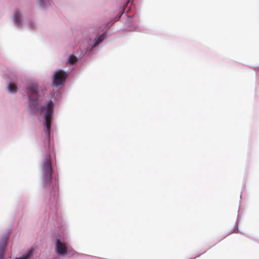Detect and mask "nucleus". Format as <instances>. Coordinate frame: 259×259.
<instances>
[{
    "instance_id": "nucleus-8",
    "label": "nucleus",
    "mask_w": 259,
    "mask_h": 259,
    "mask_svg": "<svg viewBox=\"0 0 259 259\" xmlns=\"http://www.w3.org/2000/svg\"><path fill=\"white\" fill-rule=\"evenodd\" d=\"M34 250V248H30L26 252L24 253L19 257H16L15 259H29L32 256Z\"/></svg>"
},
{
    "instance_id": "nucleus-1",
    "label": "nucleus",
    "mask_w": 259,
    "mask_h": 259,
    "mask_svg": "<svg viewBox=\"0 0 259 259\" xmlns=\"http://www.w3.org/2000/svg\"><path fill=\"white\" fill-rule=\"evenodd\" d=\"M29 99L28 108L33 113L37 114L44 119V124L49 143L50 142L51 123L54 111V103L51 99L43 105L42 102L45 90L39 89L37 83H28L24 90Z\"/></svg>"
},
{
    "instance_id": "nucleus-6",
    "label": "nucleus",
    "mask_w": 259,
    "mask_h": 259,
    "mask_svg": "<svg viewBox=\"0 0 259 259\" xmlns=\"http://www.w3.org/2000/svg\"><path fill=\"white\" fill-rule=\"evenodd\" d=\"M13 22L15 26L21 27L23 25L22 15L20 11L17 9L15 11L13 17Z\"/></svg>"
},
{
    "instance_id": "nucleus-4",
    "label": "nucleus",
    "mask_w": 259,
    "mask_h": 259,
    "mask_svg": "<svg viewBox=\"0 0 259 259\" xmlns=\"http://www.w3.org/2000/svg\"><path fill=\"white\" fill-rule=\"evenodd\" d=\"M55 249L56 254L62 257L65 256L72 257L75 254L74 250L68 246L67 243L62 237L55 239Z\"/></svg>"
},
{
    "instance_id": "nucleus-7",
    "label": "nucleus",
    "mask_w": 259,
    "mask_h": 259,
    "mask_svg": "<svg viewBox=\"0 0 259 259\" xmlns=\"http://www.w3.org/2000/svg\"><path fill=\"white\" fill-rule=\"evenodd\" d=\"M8 236L5 235L0 238V259L5 258V251L7 245Z\"/></svg>"
},
{
    "instance_id": "nucleus-13",
    "label": "nucleus",
    "mask_w": 259,
    "mask_h": 259,
    "mask_svg": "<svg viewBox=\"0 0 259 259\" xmlns=\"http://www.w3.org/2000/svg\"><path fill=\"white\" fill-rule=\"evenodd\" d=\"M122 12H120L119 14H118L116 16V17L117 18H119L121 17V16L122 15Z\"/></svg>"
},
{
    "instance_id": "nucleus-2",
    "label": "nucleus",
    "mask_w": 259,
    "mask_h": 259,
    "mask_svg": "<svg viewBox=\"0 0 259 259\" xmlns=\"http://www.w3.org/2000/svg\"><path fill=\"white\" fill-rule=\"evenodd\" d=\"M106 37V32H104L101 35H97L93 40L82 42L79 45V49L69 56L67 62L72 65H76L78 59L85 57H91L96 54L99 51L98 46Z\"/></svg>"
},
{
    "instance_id": "nucleus-12",
    "label": "nucleus",
    "mask_w": 259,
    "mask_h": 259,
    "mask_svg": "<svg viewBox=\"0 0 259 259\" xmlns=\"http://www.w3.org/2000/svg\"><path fill=\"white\" fill-rule=\"evenodd\" d=\"M27 25L30 28H32L34 26V24L32 22H29Z\"/></svg>"
},
{
    "instance_id": "nucleus-10",
    "label": "nucleus",
    "mask_w": 259,
    "mask_h": 259,
    "mask_svg": "<svg viewBox=\"0 0 259 259\" xmlns=\"http://www.w3.org/2000/svg\"><path fill=\"white\" fill-rule=\"evenodd\" d=\"M7 89L10 93L12 94L16 93L18 90V88L16 85L11 82H8Z\"/></svg>"
},
{
    "instance_id": "nucleus-9",
    "label": "nucleus",
    "mask_w": 259,
    "mask_h": 259,
    "mask_svg": "<svg viewBox=\"0 0 259 259\" xmlns=\"http://www.w3.org/2000/svg\"><path fill=\"white\" fill-rule=\"evenodd\" d=\"M36 3L42 9H45L50 5V0H36Z\"/></svg>"
},
{
    "instance_id": "nucleus-11",
    "label": "nucleus",
    "mask_w": 259,
    "mask_h": 259,
    "mask_svg": "<svg viewBox=\"0 0 259 259\" xmlns=\"http://www.w3.org/2000/svg\"><path fill=\"white\" fill-rule=\"evenodd\" d=\"M138 28L137 25H133L128 28V30L129 31H136Z\"/></svg>"
},
{
    "instance_id": "nucleus-3",
    "label": "nucleus",
    "mask_w": 259,
    "mask_h": 259,
    "mask_svg": "<svg viewBox=\"0 0 259 259\" xmlns=\"http://www.w3.org/2000/svg\"><path fill=\"white\" fill-rule=\"evenodd\" d=\"M53 168L49 153L44 155L40 168L41 181L45 188L49 187L52 179Z\"/></svg>"
},
{
    "instance_id": "nucleus-5",
    "label": "nucleus",
    "mask_w": 259,
    "mask_h": 259,
    "mask_svg": "<svg viewBox=\"0 0 259 259\" xmlns=\"http://www.w3.org/2000/svg\"><path fill=\"white\" fill-rule=\"evenodd\" d=\"M68 76V72L59 69L53 74V86L58 87L62 84Z\"/></svg>"
}]
</instances>
